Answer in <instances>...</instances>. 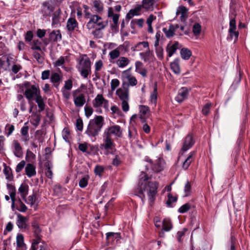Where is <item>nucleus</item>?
<instances>
[{"label": "nucleus", "instance_id": "nucleus-1", "mask_svg": "<svg viewBox=\"0 0 250 250\" xmlns=\"http://www.w3.org/2000/svg\"><path fill=\"white\" fill-rule=\"evenodd\" d=\"M103 121L102 116H96L93 119L90 120L85 133L92 137L98 135L103 125Z\"/></svg>", "mask_w": 250, "mask_h": 250}, {"label": "nucleus", "instance_id": "nucleus-2", "mask_svg": "<svg viewBox=\"0 0 250 250\" xmlns=\"http://www.w3.org/2000/svg\"><path fill=\"white\" fill-rule=\"evenodd\" d=\"M158 186L159 184L157 182H148L147 184L146 183L144 184L143 188H140L139 193L142 194L143 198H145V196L143 192L147 191L149 201L153 203L156 198Z\"/></svg>", "mask_w": 250, "mask_h": 250}, {"label": "nucleus", "instance_id": "nucleus-3", "mask_svg": "<svg viewBox=\"0 0 250 250\" xmlns=\"http://www.w3.org/2000/svg\"><path fill=\"white\" fill-rule=\"evenodd\" d=\"M78 70L85 79L91 73V61L86 55H83L80 60Z\"/></svg>", "mask_w": 250, "mask_h": 250}, {"label": "nucleus", "instance_id": "nucleus-4", "mask_svg": "<svg viewBox=\"0 0 250 250\" xmlns=\"http://www.w3.org/2000/svg\"><path fill=\"white\" fill-rule=\"evenodd\" d=\"M145 161L149 164V166L152 170L156 173L163 171L165 166V161L162 158L159 157L153 161L149 157L146 156Z\"/></svg>", "mask_w": 250, "mask_h": 250}, {"label": "nucleus", "instance_id": "nucleus-5", "mask_svg": "<svg viewBox=\"0 0 250 250\" xmlns=\"http://www.w3.org/2000/svg\"><path fill=\"white\" fill-rule=\"evenodd\" d=\"M80 92V89H77L72 92L74 103L75 105L78 107H82L86 102L84 95L82 93L78 94Z\"/></svg>", "mask_w": 250, "mask_h": 250}, {"label": "nucleus", "instance_id": "nucleus-6", "mask_svg": "<svg viewBox=\"0 0 250 250\" xmlns=\"http://www.w3.org/2000/svg\"><path fill=\"white\" fill-rule=\"evenodd\" d=\"M94 108L103 107L106 110H108V101L105 100L102 94H98L92 101Z\"/></svg>", "mask_w": 250, "mask_h": 250}, {"label": "nucleus", "instance_id": "nucleus-7", "mask_svg": "<svg viewBox=\"0 0 250 250\" xmlns=\"http://www.w3.org/2000/svg\"><path fill=\"white\" fill-rule=\"evenodd\" d=\"M16 224L18 227L22 230H27L29 229V217L24 216L21 214H17Z\"/></svg>", "mask_w": 250, "mask_h": 250}, {"label": "nucleus", "instance_id": "nucleus-8", "mask_svg": "<svg viewBox=\"0 0 250 250\" xmlns=\"http://www.w3.org/2000/svg\"><path fill=\"white\" fill-rule=\"evenodd\" d=\"M104 143L100 145L101 149L105 154H108L109 150V127L105 129L103 135Z\"/></svg>", "mask_w": 250, "mask_h": 250}, {"label": "nucleus", "instance_id": "nucleus-9", "mask_svg": "<svg viewBox=\"0 0 250 250\" xmlns=\"http://www.w3.org/2000/svg\"><path fill=\"white\" fill-rule=\"evenodd\" d=\"M189 89L187 87H182L178 90L175 100L178 103H181L187 99L189 95Z\"/></svg>", "mask_w": 250, "mask_h": 250}, {"label": "nucleus", "instance_id": "nucleus-10", "mask_svg": "<svg viewBox=\"0 0 250 250\" xmlns=\"http://www.w3.org/2000/svg\"><path fill=\"white\" fill-rule=\"evenodd\" d=\"M24 95L28 100H31L33 97H36V98L40 95V90L39 88L33 85L30 88L26 89Z\"/></svg>", "mask_w": 250, "mask_h": 250}, {"label": "nucleus", "instance_id": "nucleus-11", "mask_svg": "<svg viewBox=\"0 0 250 250\" xmlns=\"http://www.w3.org/2000/svg\"><path fill=\"white\" fill-rule=\"evenodd\" d=\"M125 83H123V87L118 89L116 94L121 101L129 100V91L128 88L125 87Z\"/></svg>", "mask_w": 250, "mask_h": 250}, {"label": "nucleus", "instance_id": "nucleus-12", "mask_svg": "<svg viewBox=\"0 0 250 250\" xmlns=\"http://www.w3.org/2000/svg\"><path fill=\"white\" fill-rule=\"evenodd\" d=\"M195 141L192 134H188L185 138L181 150L185 152L190 149L194 144Z\"/></svg>", "mask_w": 250, "mask_h": 250}, {"label": "nucleus", "instance_id": "nucleus-13", "mask_svg": "<svg viewBox=\"0 0 250 250\" xmlns=\"http://www.w3.org/2000/svg\"><path fill=\"white\" fill-rule=\"evenodd\" d=\"M120 17V14L114 13V10L110 7V18H112L113 24L111 25V30L114 33H117L119 31L118 20Z\"/></svg>", "mask_w": 250, "mask_h": 250}, {"label": "nucleus", "instance_id": "nucleus-14", "mask_svg": "<svg viewBox=\"0 0 250 250\" xmlns=\"http://www.w3.org/2000/svg\"><path fill=\"white\" fill-rule=\"evenodd\" d=\"M160 0H142V4L146 11H152Z\"/></svg>", "mask_w": 250, "mask_h": 250}, {"label": "nucleus", "instance_id": "nucleus-15", "mask_svg": "<svg viewBox=\"0 0 250 250\" xmlns=\"http://www.w3.org/2000/svg\"><path fill=\"white\" fill-rule=\"evenodd\" d=\"M144 9V6L141 3L137 4L134 8L130 9L126 15V18L131 19L135 16L140 15L141 13L142 10Z\"/></svg>", "mask_w": 250, "mask_h": 250}, {"label": "nucleus", "instance_id": "nucleus-16", "mask_svg": "<svg viewBox=\"0 0 250 250\" xmlns=\"http://www.w3.org/2000/svg\"><path fill=\"white\" fill-rule=\"evenodd\" d=\"M176 15L180 16L181 21L185 22L188 17V9L184 6H180L177 9Z\"/></svg>", "mask_w": 250, "mask_h": 250}, {"label": "nucleus", "instance_id": "nucleus-17", "mask_svg": "<svg viewBox=\"0 0 250 250\" xmlns=\"http://www.w3.org/2000/svg\"><path fill=\"white\" fill-rule=\"evenodd\" d=\"M110 154L113 156L112 158V164L114 166L118 167L121 164V160L117 152L113 147V144L110 141Z\"/></svg>", "mask_w": 250, "mask_h": 250}, {"label": "nucleus", "instance_id": "nucleus-18", "mask_svg": "<svg viewBox=\"0 0 250 250\" xmlns=\"http://www.w3.org/2000/svg\"><path fill=\"white\" fill-rule=\"evenodd\" d=\"M139 56L141 59L145 62H153L155 59L153 52L148 49L146 51L140 52Z\"/></svg>", "mask_w": 250, "mask_h": 250}, {"label": "nucleus", "instance_id": "nucleus-19", "mask_svg": "<svg viewBox=\"0 0 250 250\" xmlns=\"http://www.w3.org/2000/svg\"><path fill=\"white\" fill-rule=\"evenodd\" d=\"M135 71L142 75L143 77H146L147 76V70L144 67L143 63L140 61L135 62Z\"/></svg>", "mask_w": 250, "mask_h": 250}, {"label": "nucleus", "instance_id": "nucleus-20", "mask_svg": "<svg viewBox=\"0 0 250 250\" xmlns=\"http://www.w3.org/2000/svg\"><path fill=\"white\" fill-rule=\"evenodd\" d=\"M196 152L195 151H191L188 154L187 159L183 162L182 165V168L185 170H187L189 167L191 163L194 161V156L195 155Z\"/></svg>", "mask_w": 250, "mask_h": 250}, {"label": "nucleus", "instance_id": "nucleus-21", "mask_svg": "<svg viewBox=\"0 0 250 250\" xmlns=\"http://www.w3.org/2000/svg\"><path fill=\"white\" fill-rule=\"evenodd\" d=\"M54 8L49 1H45L42 4V12L44 15L49 16L54 11Z\"/></svg>", "mask_w": 250, "mask_h": 250}, {"label": "nucleus", "instance_id": "nucleus-22", "mask_svg": "<svg viewBox=\"0 0 250 250\" xmlns=\"http://www.w3.org/2000/svg\"><path fill=\"white\" fill-rule=\"evenodd\" d=\"M12 145L14 148V155L17 157H21L23 154L22 149L19 142L17 140H15L13 141Z\"/></svg>", "mask_w": 250, "mask_h": 250}, {"label": "nucleus", "instance_id": "nucleus-23", "mask_svg": "<svg viewBox=\"0 0 250 250\" xmlns=\"http://www.w3.org/2000/svg\"><path fill=\"white\" fill-rule=\"evenodd\" d=\"M176 27L174 24H170L168 27H164L163 31L167 38H171L175 35Z\"/></svg>", "mask_w": 250, "mask_h": 250}, {"label": "nucleus", "instance_id": "nucleus-24", "mask_svg": "<svg viewBox=\"0 0 250 250\" xmlns=\"http://www.w3.org/2000/svg\"><path fill=\"white\" fill-rule=\"evenodd\" d=\"M157 83H154L153 91L151 93L149 97L150 102L153 104L155 107H156L157 105Z\"/></svg>", "mask_w": 250, "mask_h": 250}, {"label": "nucleus", "instance_id": "nucleus-25", "mask_svg": "<svg viewBox=\"0 0 250 250\" xmlns=\"http://www.w3.org/2000/svg\"><path fill=\"white\" fill-rule=\"evenodd\" d=\"M179 44L178 42H175L173 44H167L166 48V51L168 54V57H171L179 48Z\"/></svg>", "mask_w": 250, "mask_h": 250}, {"label": "nucleus", "instance_id": "nucleus-26", "mask_svg": "<svg viewBox=\"0 0 250 250\" xmlns=\"http://www.w3.org/2000/svg\"><path fill=\"white\" fill-rule=\"evenodd\" d=\"M49 40L51 42H57L62 39V35L59 30H53L49 34Z\"/></svg>", "mask_w": 250, "mask_h": 250}, {"label": "nucleus", "instance_id": "nucleus-27", "mask_svg": "<svg viewBox=\"0 0 250 250\" xmlns=\"http://www.w3.org/2000/svg\"><path fill=\"white\" fill-rule=\"evenodd\" d=\"M176 26L175 29V35L178 36H182L184 34L188 35L189 33V29L184 26H180L177 24H174Z\"/></svg>", "mask_w": 250, "mask_h": 250}, {"label": "nucleus", "instance_id": "nucleus-28", "mask_svg": "<svg viewBox=\"0 0 250 250\" xmlns=\"http://www.w3.org/2000/svg\"><path fill=\"white\" fill-rule=\"evenodd\" d=\"M17 250H25V244L24 243V237L22 234H19L16 237Z\"/></svg>", "mask_w": 250, "mask_h": 250}, {"label": "nucleus", "instance_id": "nucleus-29", "mask_svg": "<svg viewBox=\"0 0 250 250\" xmlns=\"http://www.w3.org/2000/svg\"><path fill=\"white\" fill-rule=\"evenodd\" d=\"M61 80L62 76L56 72L52 73L50 76V82L53 83L54 86L57 88L59 87Z\"/></svg>", "mask_w": 250, "mask_h": 250}, {"label": "nucleus", "instance_id": "nucleus-30", "mask_svg": "<svg viewBox=\"0 0 250 250\" xmlns=\"http://www.w3.org/2000/svg\"><path fill=\"white\" fill-rule=\"evenodd\" d=\"M25 171L26 175L28 177H32L36 174V167L31 164H28L25 167Z\"/></svg>", "mask_w": 250, "mask_h": 250}, {"label": "nucleus", "instance_id": "nucleus-31", "mask_svg": "<svg viewBox=\"0 0 250 250\" xmlns=\"http://www.w3.org/2000/svg\"><path fill=\"white\" fill-rule=\"evenodd\" d=\"M28 186L25 184H22L18 189V193L20 194L21 198L25 200L28 192Z\"/></svg>", "mask_w": 250, "mask_h": 250}, {"label": "nucleus", "instance_id": "nucleus-32", "mask_svg": "<svg viewBox=\"0 0 250 250\" xmlns=\"http://www.w3.org/2000/svg\"><path fill=\"white\" fill-rule=\"evenodd\" d=\"M172 228V225L170 221L167 219H165L163 221V228L162 231L160 233V235L162 236L164 234V231H168Z\"/></svg>", "mask_w": 250, "mask_h": 250}, {"label": "nucleus", "instance_id": "nucleus-33", "mask_svg": "<svg viewBox=\"0 0 250 250\" xmlns=\"http://www.w3.org/2000/svg\"><path fill=\"white\" fill-rule=\"evenodd\" d=\"M78 23L74 18H69L67 21L66 27L69 31H73L78 27Z\"/></svg>", "mask_w": 250, "mask_h": 250}, {"label": "nucleus", "instance_id": "nucleus-34", "mask_svg": "<svg viewBox=\"0 0 250 250\" xmlns=\"http://www.w3.org/2000/svg\"><path fill=\"white\" fill-rule=\"evenodd\" d=\"M31 226L34 232V237H38V236H42L41 234L42 229L40 228L39 223L37 221L35 220L31 223Z\"/></svg>", "mask_w": 250, "mask_h": 250}, {"label": "nucleus", "instance_id": "nucleus-35", "mask_svg": "<svg viewBox=\"0 0 250 250\" xmlns=\"http://www.w3.org/2000/svg\"><path fill=\"white\" fill-rule=\"evenodd\" d=\"M110 134L114 135L117 137H122V130L121 127L118 125L110 126Z\"/></svg>", "mask_w": 250, "mask_h": 250}, {"label": "nucleus", "instance_id": "nucleus-36", "mask_svg": "<svg viewBox=\"0 0 250 250\" xmlns=\"http://www.w3.org/2000/svg\"><path fill=\"white\" fill-rule=\"evenodd\" d=\"M130 62L129 59L125 57H121L116 61V64L118 67L124 68L127 66Z\"/></svg>", "mask_w": 250, "mask_h": 250}, {"label": "nucleus", "instance_id": "nucleus-37", "mask_svg": "<svg viewBox=\"0 0 250 250\" xmlns=\"http://www.w3.org/2000/svg\"><path fill=\"white\" fill-rule=\"evenodd\" d=\"M170 68L172 71L176 74H179L181 70L179 65V60L175 59L170 63Z\"/></svg>", "mask_w": 250, "mask_h": 250}, {"label": "nucleus", "instance_id": "nucleus-38", "mask_svg": "<svg viewBox=\"0 0 250 250\" xmlns=\"http://www.w3.org/2000/svg\"><path fill=\"white\" fill-rule=\"evenodd\" d=\"M150 110L149 107L145 105H139V115L148 116Z\"/></svg>", "mask_w": 250, "mask_h": 250}, {"label": "nucleus", "instance_id": "nucleus-39", "mask_svg": "<svg viewBox=\"0 0 250 250\" xmlns=\"http://www.w3.org/2000/svg\"><path fill=\"white\" fill-rule=\"evenodd\" d=\"M44 166L46 168L45 169V174L46 176L49 179H51L53 176V172L51 170L52 167L51 163L50 161H47L45 163Z\"/></svg>", "mask_w": 250, "mask_h": 250}, {"label": "nucleus", "instance_id": "nucleus-40", "mask_svg": "<svg viewBox=\"0 0 250 250\" xmlns=\"http://www.w3.org/2000/svg\"><path fill=\"white\" fill-rule=\"evenodd\" d=\"M180 54L182 59L188 60L192 55L191 51L187 48H183L180 51Z\"/></svg>", "mask_w": 250, "mask_h": 250}, {"label": "nucleus", "instance_id": "nucleus-41", "mask_svg": "<svg viewBox=\"0 0 250 250\" xmlns=\"http://www.w3.org/2000/svg\"><path fill=\"white\" fill-rule=\"evenodd\" d=\"M156 19V17L152 14H150L146 20V24L148 25V32L152 33L153 32L152 27V22Z\"/></svg>", "mask_w": 250, "mask_h": 250}, {"label": "nucleus", "instance_id": "nucleus-42", "mask_svg": "<svg viewBox=\"0 0 250 250\" xmlns=\"http://www.w3.org/2000/svg\"><path fill=\"white\" fill-rule=\"evenodd\" d=\"M127 83H125L128 86H134L137 84V80L136 78L130 74H127L126 76Z\"/></svg>", "mask_w": 250, "mask_h": 250}, {"label": "nucleus", "instance_id": "nucleus-43", "mask_svg": "<svg viewBox=\"0 0 250 250\" xmlns=\"http://www.w3.org/2000/svg\"><path fill=\"white\" fill-rule=\"evenodd\" d=\"M93 8L97 13H100L103 10V5L100 0H94L93 2Z\"/></svg>", "mask_w": 250, "mask_h": 250}, {"label": "nucleus", "instance_id": "nucleus-44", "mask_svg": "<svg viewBox=\"0 0 250 250\" xmlns=\"http://www.w3.org/2000/svg\"><path fill=\"white\" fill-rule=\"evenodd\" d=\"M42 42L38 39L34 40L31 43V48L33 50L42 51Z\"/></svg>", "mask_w": 250, "mask_h": 250}, {"label": "nucleus", "instance_id": "nucleus-45", "mask_svg": "<svg viewBox=\"0 0 250 250\" xmlns=\"http://www.w3.org/2000/svg\"><path fill=\"white\" fill-rule=\"evenodd\" d=\"M35 101L38 104V107L40 108V110L41 111L44 110L45 109V104L41 95H39L36 98Z\"/></svg>", "mask_w": 250, "mask_h": 250}, {"label": "nucleus", "instance_id": "nucleus-46", "mask_svg": "<svg viewBox=\"0 0 250 250\" xmlns=\"http://www.w3.org/2000/svg\"><path fill=\"white\" fill-rule=\"evenodd\" d=\"M191 208V205L189 203H187L182 205L179 208L178 211L180 213H184L188 212Z\"/></svg>", "mask_w": 250, "mask_h": 250}, {"label": "nucleus", "instance_id": "nucleus-47", "mask_svg": "<svg viewBox=\"0 0 250 250\" xmlns=\"http://www.w3.org/2000/svg\"><path fill=\"white\" fill-rule=\"evenodd\" d=\"M7 188L8 190L11 199H13L14 197H16V190L15 187L11 184H7Z\"/></svg>", "mask_w": 250, "mask_h": 250}, {"label": "nucleus", "instance_id": "nucleus-48", "mask_svg": "<svg viewBox=\"0 0 250 250\" xmlns=\"http://www.w3.org/2000/svg\"><path fill=\"white\" fill-rule=\"evenodd\" d=\"M211 105V103H208L203 106L202 113L204 116H207L209 114Z\"/></svg>", "mask_w": 250, "mask_h": 250}, {"label": "nucleus", "instance_id": "nucleus-49", "mask_svg": "<svg viewBox=\"0 0 250 250\" xmlns=\"http://www.w3.org/2000/svg\"><path fill=\"white\" fill-rule=\"evenodd\" d=\"M167 197L168 199L167 201L166 204L168 207H172V204L177 201V198L176 196H172L170 193L168 194Z\"/></svg>", "mask_w": 250, "mask_h": 250}, {"label": "nucleus", "instance_id": "nucleus-50", "mask_svg": "<svg viewBox=\"0 0 250 250\" xmlns=\"http://www.w3.org/2000/svg\"><path fill=\"white\" fill-rule=\"evenodd\" d=\"M37 200V196L36 194H32L28 197L27 199L25 198V200H23L25 203L30 204L31 206H33Z\"/></svg>", "mask_w": 250, "mask_h": 250}, {"label": "nucleus", "instance_id": "nucleus-51", "mask_svg": "<svg viewBox=\"0 0 250 250\" xmlns=\"http://www.w3.org/2000/svg\"><path fill=\"white\" fill-rule=\"evenodd\" d=\"M201 25L199 23H194L192 28V32L193 34L196 36H199L201 33Z\"/></svg>", "mask_w": 250, "mask_h": 250}, {"label": "nucleus", "instance_id": "nucleus-52", "mask_svg": "<svg viewBox=\"0 0 250 250\" xmlns=\"http://www.w3.org/2000/svg\"><path fill=\"white\" fill-rule=\"evenodd\" d=\"M3 172L7 179L9 181H11L13 179V175L12 174L11 169L9 167H4Z\"/></svg>", "mask_w": 250, "mask_h": 250}, {"label": "nucleus", "instance_id": "nucleus-53", "mask_svg": "<svg viewBox=\"0 0 250 250\" xmlns=\"http://www.w3.org/2000/svg\"><path fill=\"white\" fill-rule=\"evenodd\" d=\"M184 192L185 196H188L191 194V184H190L188 181H187L186 183L185 184L184 187Z\"/></svg>", "mask_w": 250, "mask_h": 250}, {"label": "nucleus", "instance_id": "nucleus-54", "mask_svg": "<svg viewBox=\"0 0 250 250\" xmlns=\"http://www.w3.org/2000/svg\"><path fill=\"white\" fill-rule=\"evenodd\" d=\"M34 37V34L32 31L29 30L26 32L24 35V40L25 42L29 43L30 42Z\"/></svg>", "mask_w": 250, "mask_h": 250}, {"label": "nucleus", "instance_id": "nucleus-55", "mask_svg": "<svg viewBox=\"0 0 250 250\" xmlns=\"http://www.w3.org/2000/svg\"><path fill=\"white\" fill-rule=\"evenodd\" d=\"M62 135L63 139L66 142H68L69 141L70 137V131H69L68 128H67V127L64 128V129H63V130L62 131Z\"/></svg>", "mask_w": 250, "mask_h": 250}, {"label": "nucleus", "instance_id": "nucleus-56", "mask_svg": "<svg viewBox=\"0 0 250 250\" xmlns=\"http://www.w3.org/2000/svg\"><path fill=\"white\" fill-rule=\"evenodd\" d=\"M89 178L88 175H86L80 180L79 185L81 188H84L87 186Z\"/></svg>", "mask_w": 250, "mask_h": 250}, {"label": "nucleus", "instance_id": "nucleus-57", "mask_svg": "<svg viewBox=\"0 0 250 250\" xmlns=\"http://www.w3.org/2000/svg\"><path fill=\"white\" fill-rule=\"evenodd\" d=\"M155 47V52L157 57L160 60H162L164 58V50L162 47L158 46Z\"/></svg>", "mask_w": 250, "mask_h": 250}, {"label": "nucleus", "instance_id": "nucleus-58", "mask_svg": "<svg viewBox=\"0 0 250 250\" xmlns=\"http://www.w3.org/2000/svg\"><path fill=\"white\" fill-rule=\"evenodd\" d=\"M110 240H112L113 244H114V241L113 240V238H114L115 240H116V243H117L120 240L121 237L120 233H119V232L115 233V232H110Z\"/></svg>", "mask_w": 250, "mask_h": 250}, {"label": "nucleus", "instance_id": "nucleus-59", "mask_svg": "<svg viewBox=\"0 0 250 250\" xmlns=\"http://www.w3.org/2000/svg\"><path fill=\"white\" fill-rule=\"evenodd\" d=\"M110 109L112 111V112L110 113L111 114H116L117 117H120L122 116V112L118 106L116 105L112 106Z\"/></svg>", "mask_w": 250, "mask_h": 250}, {"label": "nucleus", "instance_id": "nucleus-60", "mask_svg": "<svg viewBox=\"0 0 250 250\" xmlns=\"http://www.w3.org/2000/svg\"><path fill=\"white\" fill-rule=\"evenodd\" d=\"M129 100L122 101L121 106L123 111L127 112L129 110V105L128 104Z\"/></svg>", "mask_w": 250, "mask_h": 250}, {"label": "nucleus", "instance_id": "nucleus-61", "mask_svg": "<svg viewBox=\"0 0 250 250\" xmlns=\"http://www.w3.org/2000/svg\"><path fill=\"white\" fill-rule=\"evenodd\" d=\"M149 179V177L147 174L144 171L141 172L139 176V184L141 183V185H143L142 182H146Z\"/></svg>", "mask_w": 250, "mask_h": 250}, {"label": "nucleus", "instance_id": "nucleus-62", "mask_svg": "<svg viewBox=\"0 0 250 250\" xmlns=\"http://www.w3.org/2000/svg\"><path fill=\"white\" fill-rule=\"evenodd\" d=\"M162 37H163V35H162V33L161 32V31H157V33H156L155 37V41L154 42V44L155 47L159 46V41Z\"/></svg>", "mask_w": 250, "mask_h": 250}, {"label": "nucleus", "instance_id": "nucleus-63", "mask_svg": "<svg viewBox=\"0 0 250 250\" xmlns=\"http://www.w3.org/2000/svg\"><path fill=\"white\" fill-rule=\"evenodd\" d=\"M34 58L37 60L38 63H42L43 62V58L41 56V54L37 52L34 51L33 54Z\"/></svg>", "mask_w": 250, "mask_h": 250}, {"label": "nucleus", "instance_id": "nucleus-64", "mask_svg": "<svg viewBox=\"0 0 250 250\" xmlns=\"http://www.w3.org/2000/svg\"><path fill=\"white\" fill-rule=\"evenodd\" d=\"M35 157V154L30 150L28 149L26 151L25 160L27 162H30L32 159H34Z\"/></svg>", "mask_w": 250, "mask_h": 250}]
</instances>
